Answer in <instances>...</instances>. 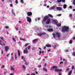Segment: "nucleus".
Masks as SVG:
<instances>
[{
	"mask_svg": "<svg viewBox=\"0 0 75 75\" xmlns=\"http://www.w3.org/2000/svg\"><path fill=\"white\" fill-rule=\"evenodd\" d=\"M49 17L48 16H45L44 18L43 19V21L44 22L47 20V21L45 23L46 24H49L51 22V19L50 18H48Z\"/></svg>",
	"mask_w": 75,
	"mask_h": 75,
	"instance_id": "obj_1",
	"label": "nucleus"
},
{
	"mask_svg": "<svg viewBox=\"0 0 75 75\" xmlns=\"http://www.w3.org/2000/svg\"><path fill=\"white\" fill-rule=\"evenodd\" d=\"M69 30V28L65 26H63L62 29V31L63 33H64L65 31L67 32Z\"/></svg>",
	"mask_w": 75,
	"mask_h": 75,
	"instance_id": "obj_2",
	"label": "nucleus"
},
{
	"mask_svg": "<svg viewBox=\"0 0 75 75\" xmlns=\"http://www.w3.org/2000/svg\"><path fill=\"white\" fill-rule=\"evenodd\" d=\"M58 68V66H53L52 67H51L50 69L51 71H53L54 70V69H55V68Z\"/></svg>",
	"mask_w": 75,
	"mask_h": 75,
	"instance_id": "obj_3",
	"label": "nucleus"
},
{
	"mask_svg": "<svg viewBox=\"0 0 75 75\" xmlns=\"http://www.w3.org/2000/svg\"><path fill=\"white\" fill-rule=\"evenodd\" d=\"M27 21L29 23H30L31 22V19L29 17H27Z\"/></svg>",
	"mask_w": 75,
	"mask_h": 75,
	"instance_id": "obj_4",
	"label": "nucleus"
},
{
	"mask_svg": "<svg viewBox=\"0 0 75 75\" xmlns=\"http://www.w3.org/2000/svg\"><path fill=\"white\" fill-rule=\"evenodd\" d=\"M56 35L59 38H60V37H61V33L58 32H57L56 33Z\"/></svg>",
	"mask_w": 75,
	"mask_h": 75,
	"instance_id": "obj_5",
	"label": "nucleus"
},
{
	"mask_svg": "<svg viewBox=\"0 0 75 75\" xmlns=\"http://www.w3.org/2000/svg\"><path fill=\"white\" fill-rule=\"evenodd\" d=\"M27 14L28 16H31L33 15V13L31 12H28L27 13Z\"/></svg>",
	"mask_w": 75,
	"mask_h": 75,
	"instance_id": "obj_6",
	"label": "nucleus"
},
{
	"mask_svg": "<svg viewBox=\"0 0 75 75\" xmlns=\"http://www.w3.org/2000/svg\"><path fill=\"white\" fill-rule=\"evenodd\" d=\"M28 52V51L27 50V47H26L25 50H24L23 52L24 54H27Z\"/></svg>",
	"mask_w": 75,
	"mask_h": 75,
	"instance_id": "obj_7",
	"label": "nucleus"
},
{
	"mask_svg": "<svg viewBox=\"0 0 75 75\" xmlns=\"http://www.w3.org/2000/svg\"><path fill=\"white\" fill-rule=\"evenodd\" d=\"M57 2L58 3H65V0H57Z\"/></svg>",
	"mask_w": 75,
	"mask_h": 75,
	"instance_id": "obj_8",
	"label": "nucleus"
},
{
	"mask_svg": "<svg viewBox=\"0 0 75 75\" xmlns=\"http://www.w3.org/2000/svg\"><path fill=\"white\" fill-rule=\"evenodd\" d=\"M52 22L55 24H57V23H58V21L57 20L55 19L54 20H53L52 21Z\"/></svg>",
	"mask_w": 75,
	"mask_h": 75,
	"instance_id": "obj_9",
	"label": "nucleus"
},
{
	"mask_svg": "<svg viewBox=\"0 0 75 75\" xmlns=\"http://www.w3.org/2000/svg\"><path fill=\"white\" fill-rule=\"evenodd\" d=\"M5 50H6V52H7L8 51V50H9V47H8V46H6L5 47Z\"/></svg>",
	"mask_w": 75,
	"mask_h": 75,
	"instance_id": "obj_10",
	"label": "nucleus"
},
{
	"mask_svg": "<svg viewBox=\"0 0 75 75\" xmlns=\"http://www.w3.org/2000/svg\"><path fill=\"white\" fill-rule=\"evenodd\" d=\"M38 41V39H34V40H33V44H35V42H37Z\"/></svg>",
	"mask_w": 75,
	"mask_h": 75,
	"instance_id": "obj_11",
	"label": "nucleus"
},
{
	"mask_svg": "<svg viewBox=\"0 0 75 75\" xmlns=\"http://www.w3.org/2000/svg\"><path fill=\"white\" fill-rule=\"evenodd\" d=\"M14 66H11V71H14Z\"/></svg>",
	"mask_w": 75,
	"mask_h": 75,
	"instance_id": "obj_12",
	"label": "nucleus"
},
{
	"mask_svg": "<svg viewBox=\"0 0 75 75\" xmlns=\"http://www.w3.org/2000/svg\"><path fill=\"white\" fill-rule=\"evenodd\" d=\"M56 8L57 10H59V11H61V10H62V8H61V7H57Z\"/></svg>",
	"mask_w": 75,
	"mask_h": 75,
	"instance_id": "obj_13",
	"label": "nucleus"
},
{
	"mask_svg": "<svg viewBox=\"0 0 75 75\" xmlns=\"http://www.w3.org/2000/svg\"><path fill=\"white\" fill-rule=\"evenodd\" d=\"M47 31L49 32L53 31V29H52L49 28L47 29Z\"/></svg>",
	"mask_w": 75,
	"mask_h": 75,
	"instance_id": "obj_14",
	"label": "nucleus"
},
{
	"mask_svg": "<svg viewBox=\"0 0 75 75\" xmlns=\"http://www.w3.org/2000/svg\"><path fill=\"white\" fill-rule=\"evenodd\" d=\"M22 67L23 70H25L26 69V67H25V65H23Z\"/></svg>",
	"mask_w": 75,
	"mask_h": 75,
	"instance_id": "obj_15",
	"label": "nucleus"
},
{
	"mask_svg": "<svg viewBox=\"0 0 75 75\" xmlns=\"http://www.w3.org/2000/svg\"><path fill=\"white\" fill-rule=\"evenodd\" d=\"M46 47H51V45L50 44L46 45Z\"/></svg>",
	"mask_w": 75,
	"mask_h": 75,
	"instance_id": "obj_16",
	"label": "nucleus"
},
{
	"mask_svg": "<svg viewBox=\"0 0 75 75\" xmlns=\"http://www.w3.org/2000/svg\"><path fill=\"white\" fill-rule=\"evenodd\" d=\"M67 7V5L66 4H64L63 5V8L64 9H65Z\"/></svg>",
	"mask_w": 75,
	"mask_h": 75,
	"instance_id": "obj_17",
	"label": "nucleus"
},
{
	"mask_svg": "<svg viewBox=\"0 0 75 75\" xmlns=\"http://www.w3.org/2000/svg\"><path fill=\"white\" fill-rule=\"evenodd\" d=\"M18 56H20V54H21L19 50H18Z\"/></svg>",
	"mask_w": 75,
	"mask_h": 75,
	"instance_id": "obj_18",
	"label": "nucleus"
},
{
	"mask_svg": "<svg viewBox=\"0 0 75 75\" xmlns=\"http://www.w3.org/2000/svg\"><path fill=\"white\" fill-rule=\"evenodd\" d=\"M48 16H49V17H51V18H53V16L51 14H48Z\"/></svg>",
	"mask_w": 75,
	"mask_h": 75,
	"instance_id": "obj_19",
	"label": "nucleus"
},
{
	"mask_svg": "<svg viewBox=\"0 0 75 75\" xmlns=\"http://www.w3.org/2000/svg\"><path fill=\"white\" fill-rule=\"evenodd\" d=\"M55 5H54L52 7H51L50 8V9H51V10H52V9H54V8H55Z\"/></svg>",
	"mask_w": 75,
	"mask_h": 75,
	"instance_id": "obj_20",
	"label": "nucleus"
},
{
	"mask_svg": "<svg viewBox=\"0 0 75 75\" xmlns=\"http://www.w3.org/2000/svg\"><path fill=\"white\" fill-rule=\"evenodd\" d=\"M43 71H45V72H47V69H45V67H44L43 68Z\"/></svg>",
	"mask_w": 75,
	"mask_h": 75,
	"instance_id": "obj_21",
	"label": "nucleus"
},
{
	"mask_svg": "<svg viewBox=\"0 0 75 75\" xmlns=\"http://www.w3.org/2000/svg\"><path fill=\"white\" fill-rule=\"evenodd\" d=\"M55 71L56 72H59V69H57V68H55Z\"/></svg>",
	"mask_w": 75,
	"mask_h": 75,
	"instance_id": "obj_22",
	"label": "nucleus"
},
{
	"mask_svg": "<svg viewBox=\"0 0 75 75\" xmlns=\"http://www.w3.org/2000/svg\"><path fill=\"white\" fill-rule=\"evenodd\" d=\"M69 17H70L71 19L72 18V14H69Z\"/></svg>",
	"mask_w": 75,
	"mask_h": 75,
	"instance_id": "obj_23",
	"label": "nucleus"
},
{
	"mask_svg": "<svg viewBox=\"0 0 75 75\" xmlns=\"http://www.w3.org/2000/svg\"><path fill=\"white\" fill-rule=\"evenodd\" d=\"M56 25L57 27H60L61 25V23H59V24H56Z\"/></svg>",
	"mask_w": 75,
	"mask_h": 75,
	"instance_id": "obj_24",
	"label": "nucleus"
},
{
	"mask_svg": "<svg viewBox=\"0 0 75 75\" xmlns=\"http://www.w3.org/2000/svg\"><path fill=\"white\" fill-rule=\"evenodd\" d=\"M41 52L42 53V54H44V51H42V52L41 51H40L39 55H40V54H41Z\"/></svg>",
	"mask_w": 75,
	"mask_h": 75,
	"instance_id": "obj_25",
	"label": "nucleus"
},
{
	"mask_svg": "<svg viewBox=\"0 0 75 75\" xmlns=\"http://www.w3.org/2000/svg\"><path fill=\"white\" fill-rule=\"evenodd\" d=\"M72 4L75 6V0H74L72 2Z\"/></svg>",
	"mask_w": 75,
	"mask_h": 75,
	"instance_id": "obj_26",
	"label": "nucleus"
},
{
	"mask_svg": "<svg viewBox=\"0 0 75 75\" xmlns=\"http://www.w3.org/2000/svg\"><path fill=\"white\" fill-rule=\"evenodd\" d=\"M52 35L53 36V37H54V38H55V37H56V34H55L54 33H53Z\"/></svg>",
	"mask_w": 75,
	"mask_h": 75,
	"instance_id": "obj_27",
	"label": "nucleus"
},
{
	"mask_svg": "<svg viewBox=\"0 0 75 75\" xmlns=\"http://www.w3.org/2000/svg\"><path fill=\"white\" fill-rule=\"evenodd\" d=\"M52 47H53V48H55L57 47V45H52Z\"/></svg>",
	"mask_w": 75,
	"mask_h": 75,
	"instance_id": "obj_28",
	"label": "nucleus"
},
{
	"mask_svg": "<svg viewBox=\"0 0 75 75\" xmlns=\"http://www.w3.org/2000/svg\"><path fill=\"white\" fill-rule=\"evenodd\" d=\"M12 14H13V15L15 16L16 15V14H15V13H14V12L13 11V10H12Z\"/></svg>",
	"mask_w": 75,
	"mask_h": 75,
	"instance_id": "obj_29",
	"label": "nucleus"
},
{
	"mask_svg": "<svg viewBox=\"0 0 75 75\" xmlns=\"http://www.w3.org/2000/svg\"><path fill=\"white\" fill-rule=\"evenodd\" d=\"M42 35V33H38V36H39V37H41V35Z\"/></svg>",
	"mask_w": 75,
	"mask_h": 75,
	"instance_id": "obj_30",
	"label": "nucleus"
},
{
	"mask_svg": "<svg viewBox=\"0 0 75 75\" xmlns=\"http://www.w3.org/2000/svg\"><path fill=\"white\" fill-rule=\"evenodd\" d=\"M28 50H30V48H31V46H29L28 47H27Z\"/></svg>",
	"mask_w": 75,
	"mask_h": 75,
	"instance_id": "obj_31",
	"label": "nucleus"
},
{
	"mask_svg": "<svg viewBox=\"0 0 75 75\" xmlns=\"http://www.w3.org/2000/svg\"><path fill=\"white\" fill-rule=\"evenodd\" d=\"M21 2L22 4H24V1H23V0H21Z\"/></svg>",
	"mask_w": 75,
	"mask_h": 75,
	"instance_id": "obj_32",
	"label": "nucleus"
},
{
	"mask_svg": "<svg viewBox=\"0 0 75 75\" xmlns=\"http://www.w3.org/2000/svg\"><path fill=\"white\" fill-rule=\"evenodd\" d=\"M69 66L67 68V69H66V70L67 71H69Z\"/></svg>",
	"mask_w": 75,
	"mask_h": 75,
	"instance_id": "obj_33",
	"label": "nucleus"
},
{
	"mask_svg": "<svg viewBox=\"0 0 75 75\" xmlns=\"http://www.w3.org/2000/svg\"><path fill=\"white\" fill-rule=\"evenodd\" d=\"M72 40H70V41H69V43L70 44H72Z\"/></svg>",
	"mask_w": 75,
	"mask_h": 75,
	"instance_id": "obj_34",
	"label": "nucleus"
},
{
	"mask_svg": "<svg viewBox=\"0 0 75 75\" xmlns=\"http://www.w3.org/2000/svg\"><path fill=\"white\" fill-rule=\"evenodd\" d=\"M72 54L73 55V56L75 57V52H73L72 53Z\"/></svg>",
	"mask_w": 75,
	"mask_h": 75,
	"instance_id": "obj_35",
	"label": "nucleus"
},
{
	"mask_svg": "<svg viewBox=\"0 0 75 75\" xmlns=\"http://www.w3.org/2000/svg\"><path fill=\"white\" fill-rule=\"evenodd\" d=\"M20 40H23L24 41H26V40H25V39H23L21 38V39H20Z\"/></svg>",
	"mask_w": 75,
	"mask_h": 75,
	"instance_id": "obj_36",
	"label": "nucleus"
},
{
	"mask_svg": "<svg viewBox=\"0 0 75 75\" xmlns=\"http://www.w3.org/2000/svg\"><path fill=\"white\" fill-rule=\"evenodd\" d=\"M28 64H29L27 62H25V64L26 65H28Z\"/></svg>",
	"mask_w": 75,
	"mask_h": 75,
	"instance_id": "obj_37",
	"label": "nucleus"
},
{
	"mask_svg": "<svg viewBox=\"0 0 75 75\" xmlns=\"http://www.w3.org/2000/svg\"><path fill=\"white\" fill-rule=\"evenodd\" d=\"M12 39L13 41H14V42H16V40H15V38H13Z\"/></svg>",
	"mask_w": 75,
	"mask_h": 75,
	"instance_id": "obj_38",
	"label": "nucleus"
},
{
	"mask_svg": "<svg viewBox=\"0 0 75 75\" xmlns=\"http://www.w3.org/2000/svg\"><path fill=\"white\" fill-rule=\"evenodd\" d=\"M42 35H45V34H46V33L45 32H43L42 33Z\"/></svg>",
	"mask_w": 75,
	"mask_h": 75,
	"instance_id": "obj_39",
	"label": "nucleus"
},
{
	"mask_svg": "<svg viewBox=\"0 0 75 75\" xmlns=\"http://www.w3.org/2000/svg\"><path fill=\"white\" fill-rule=\"evenodd\" d=\"M15 3L16 4H18V1H17V0H16L15 1Z\"/></svg>",
	"mask_w": 75,
	"mask_h": 75,
	"instance_id": "obj_40",
	"label": "nucleus"
},
{
	"mask_svg": "<svg viewBox=\"0 0 75 75\" xmlns=\"http://www.w3.org/2000/svg\"><path fill=\"white\" fill-rule=\"evenodd\" d=\"M29 45V44L28 43H27L26 44H25V47H27V45Z\"/></svg>",
	"mask_w": 75,
	"mask_h": 75,
	"instance_id": "obj_41",
	"label": "nucleus"
},
{
	"mask_svg": "<svg viewBox=\"0 0 75 75\" xmlns=\"http://www.w3.org/2000/svg\"><path fill=\"white\" fill-rule=\"evenodd\" d=\"M11 59L12 61H13L14 60V58H13V57H11Z\"/></svg>",
	"mask_w": 75,
	"mask_h": 75,
	"instance_id": "obj_42",
	"label": "nucleus"
},
{
	"mask_svg": "<svg viewBox=\"0 0 75 75\" xmlns=\"http://www.w3.org/2000/svg\"><path fill=\"white\" fill-rule=\"evenodd\" d=\"M4 67H5L4 65H3L1 66V68H4Z\"/></svg>",
	"mask_w": 75,
	"mask_h": 75,
	"instance_id": "obj_43",
	"label": "nucleus"
},
{
	"mask_svg": "<svg viewBox=\"0 0 75 75\" xmlns=\"http://www.w3.org/2000/svg\"><path fill=\"white\" fill-rule=\"evenodd\" d=\"M71 69H74V66H72Z\"/></svg>",
	"mask_w": 75,
	"mask_h": 75,
	"instance_id": "obj_44",
	"label": "nucleus"
},
{
	"mask_svg": "<svg viewBox=\"0 0 75 75\" xmlns=\"http://www.w3.org/2000/svg\"><path fill=\"white\" fill-rule=\"evenodd\" d=\"M57 16H61V14H60L57 15Z\"/></svg>",
	"mask_w": 75,
	"mask_h": 75,
	"instance_id": "obj_45",
	"label": "nucleus"
},
{
	"mask_svg": "<svg viewBox=\"0 0 75 75\" xmlns=\"http://www.w3.org/2000/svg\"><path fill=\"white\" fill-rule=\"evenodd\" d=\"M25 59V58L23 56L22 57V59Z\"/></svg>",
	"mask_w": 75,
	"mask_h": 75,
	"instance_id": "obj_46",
	"label": "nucleus"
},
{
	"mask_svg": "<svg viewBox=\"0 0 75 75\" xmlns=\"http://www.w3.org/2000/svg\"><path fill=\"white\" fill-rule=\"evenodd\" d=\"M10 7H13V4H10Z\"/></svg>",
	"mask_w": 75,
	"mask_h": 75,
	"instance_id": "obj_47",
	"label": "nucleus"
},
{
	"mask_svg": "<svg viewBox=\"0 0 75 75\" xmlns=\"http://www.w3.org/2000/svg\"><path fill=\"white\" fill-rule=\"evenodd\" d=\"M15 59H17V55H16V54H15Z\"/></svg>",
	"mask_w": 75,
	"mask_h": 75,
	"instance_id": "obj_48",
	"label": "nucleus"
},
{
	"mask_svg": "<svg viewBox=\"0 0 75 75\" xmlns=\"http://www.w3.org/2000/svg\"><path fill=\"white\" fill-rule=\"evenodd\" d=\"M69 8H72V6H69Z\"/></svg>",
	"mask_w": 75,
	"mask_h": 75,
	"instance_id": "obj_49",
	"label": "nucleus"
},
{
	"mask_svg": "<svg viewBox=\"0 0 75 75\" xmlns=\"http://www.w3.org/2000/svg\"><path fill=\"white\" fill-rule=\"evenodd\" d=\"M62 71V69H60V70H59V72H60L61 71Z\"/></svg>",
	"mask_w": 75,
	"mask_h": 75,
	"instance_id": "obj_50",
	"label": "nucleus"
},
{
	"mask_svg": "<svg viewBox=\"0 0 75 75\" xmlns=\"http://www.w3.org/2000/svg\"><path fill=\"white\" fill-rule=\"evenodd\" d=\"M39 68H41V65H39L38 66Z\"/></svg>",
	"mask_w": 75,
	"mask_h": 75,
	"instance_id": "obj_51",
	"label": "nucleus"
},
{
	"mask_svg": "<svg viewBox=\"0 0 75 75\" xmlns=\"http://www.w3.org/2000/svg\"><path fill=\"white\" fill-rule=\"evenodd\" d=\"M1 42H2V41L1 40H0V44L1 45H2V44H1Z\"/></svg>",
	"mask_w": 75,
	"mask_h": 75,
	"instance_id": "obj_52",
	"label": "nucleus"
},
{
	"mask_svg": "<svg viewBox=\"0 0 75 75\" xmlns=\"http://www.w3.org/2000/svg\"><path fill=\"white\" fill-rule=\"evenodd\" d=\"M31 75H35V73H32Z\"/></svg>",
	"mask_w": 75,
	"mask_h": 75,
	"instance_id": "obj_53",
	"label": "nucleus"
},
{
	"mask_svg": "<svg viewBox=\"0 0 75 75\" xmlns=\"http://www.w3.org/2000/svg\"><path fill=\"white\" fill-rule=\"evenodd\" d=\"M65 52H68V50H65Z\"/></svg>",
	"mask_w": 75,
	"mask_h": 75,
	"instance_id": "obj_54",
	"label": "nucleus"
},
{
	"mask_svg": "<svg viewBox=\"0 0 75 75\" xmlns=\"http://www.w3.org/2000/svg\"><path fill=\"white\" fill-rule=\"evenodd\" d=\"M16 30L17 31H18V28H16Z\"/></svg>",
	"mask_w": 75,
	"mask_h": 75,
	"instance_id": "obj_55",
	"label": "nucleus"
},
{
	"mask_svg": "<svg viewBox=\"0 0 75 75\" xmlns=\"http://www.w3.org/2000/svg\"><path fill=\"white\" fill-rule=\"evenodd\" d=\"M14 73H11L9 75H13Z\"/></svg>",
	"mask_w": 75,
	"mask_h": 75,
	"instance_id": "obj_56",
	"label": "nucleus"
},
{
	"mask_svg": "<svg viewBox=\"0 0 75 75\" xmlns=\"http://www.w3.org/2000/svg\"><path fill=\"white\" fill-rule=\"evenodd\" d=\"M60 64H63V62H61L60 63Z\"/></svg>",
	"mask_w": 75,
	"mask_h": 75,
	"instance_id": "obj_57",
	"label": "nucleus"
},
{
	"mask_svg": "<svg viewBox=\"0 0 75 75\" xmlns=\"http://www.w3.org/2000/svg\"><path fill=\"white\" fill-rule=\"evenodd\" d=\"M35 50V48H32V50H33V51H34V50Z\"/></svg>",
	"mask_w": 75,
	"mask_h": 75,
	"instance_id": "obj_58",
	"label": "nucleus"
},
{
	"mask_svg": "<svg viewBox=\"0 0 75 75\" xmlns=\"http://www.w3.org/2000/svg\"><path fill=\"white\" fill-rule=\"evenodd\" d=\"M6 29H8V26H6Z\"/></svg>",
	"mask_w": 75,
	"mask_h": 75,
	"instance_id": "obj_59",
	"label": "nucleus"
},
{
	"mask_svg": "<svg viewBox=\"0 0 75 75\" xmlns=\"http://www.w3.org/2000/svg\"><path fill=\"white\" fill-rule=\"evenodd\" d=\"M1 54H3V50H1Z\"/></svg>",
	"mask_w": 75,
	"mask_h": 75,
	"instance_id": "obj_60",
	"label": "nucleus"
},
{
	"mask_svg": "<svg viewBox=\"0 0 75 75\" xmlns=\"http://www.w3.org/2000/svg\"><path fill=\"white\" fill-rule=\"evenodd\" d=\"M73 38L74 40H75V37H73Z\"/></svg>",
	"mask_w": 75,
	"mask_h": 75,
	"instance_id": "obj_61",
	"label": "nucleus"
},
{
	"mask_svg": "<svg viewBox=\"0 0 75 75\" xmlns=\"http://www.w3.org/2000/svg\"><path fill=\"white\" fill-rule=\"evenodd\" d=\"M59 75H61V73L60 72L59 73Z\"/></svg>",
	"mask_w": 75,
	"mask_h": 75,
	"instance_id": "obj_62",
	"label": "nucleus"
},
{
	"mask_svg": "<svg viewBox=\"0 0 75 75\" xmlns=\"http://www.w3.org/2000/svg\"><path fill=\"white\" fill-rule=\"evenodd\" d=\"M35 73L36 74H38V72L37 71H35Z\"/></svg>",
	"mask_w": 75,
	"mask_h": 75,
	"instance_id": "obj_63",
	"label": "nucleus"
},
{
	"mask_svg": "<svg viewBox=\"0 0 75 75\" xmlns=\"http://www.w3.org/2000/svg\"><path fill=\"white\" fill-rule=\"evenodd\" d=\"M45 67H46L47 66V64L45 63L44 65Z\"/></svg>",
	"mask_w": 75,
	"mask_h": 75,
	"instance_id": "obj_64",
	"label": "nucleus"
}]
</instances>
